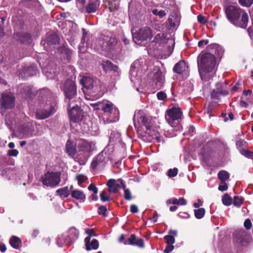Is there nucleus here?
<instances>
[{
  "label": "nucleus",
  "mask_w": 253,
  "mask_h": 253,
  "mask_svg": "<svg viewBox=\"0 0 253 253\" xmlns=\"http://www.w3.org/2000/svg\"><path fill=\"white\" fill-rule=\"evenodd\" d=\"M119 181L122 184V188L124 190V197L126 200H130L131 198V192L129 189L126 188V185L123 182V180L119 178Z\"/></svg>",
  "instance_id": "32"
},
{
  "label": "nucleus",
  "mask_w": 253,
  "mask_h": 253,
  "mask_svg": "<svg viewBox=\"0 0 253 253\" xmlns=\"http://www.w3.org/2000/svg\"><path fill=\"white\" fill-rule=\"evenodd\" d=\"M136 240V236L134 234H131L130 236L126 241L124 244L133 245Z\"/></svg>",
  "instance_id": "43"
},
{
  "label": "nucleus",
  "mask_w": 253,
  "mask_h": 253,
  "mask_svg": "<svg viewBox=\"0 0 253 253\" xmlns=\"http://www.w3.org/2000/svg\"><path fill=\"white\" fill-rule=\"evenodd\" d=\"M133 245L137 246L140 248H143L144 247V241L141 238L136 239L135 243Z\"/></svg>",
  "instance_id": "51"
},
{
  "label": "nucleus",
  "mask_w": 253,
  "mask_h": 253,
  "mask_svg": "<svg viewBox=\"0 0 253 253\" xmlns=\"http://www.w3.org/2000/svg\"><path fill=\"white\" fill-rule=\"evenodd\" d=\"M120 0H105V5L110 11L117 10L119 6Z\"/></svg>",
  "instance_id": "24"
},
{
  "label": "nucleus",
  "mask_w": 253,
  "mask_h": 253,
  "mask_svg": "<svg viewBox=\"0 0 253 253\" xmlns=\"http://www.w3.org/2000/svg\"><path fill=\"white\" fill-rule=\"evenodd\" d=\"M88 189L89 190V191H92L93 192V193L94 194H97V192H98V189L97 188V187L95 186V185L94 184H90L88 187Z\"/></svg>",
  "instance_id": "55"
},
{
  "label": "nucleus",
  "mask_w": 253,
  "mask_h": 253,
  "mask_svg": "<svg viewBox=\"0 0 253 253\" xmlns=\"http://www.w3.org/2000/svg\"><path fill=\"white\" fill-rule=\"evenodd\" d=\"M97 43L102 50L109 51L116 44L117 40L109 36H103L98 41Z\"/></svg>",
  "instance_id": "11"
},
{
  "label": "nucleus",
  "mask_w": 253,
  "mask_h": 253,
  "mask_svg": "<svg viewBox=\"0 0 253 253\" xmlns=\"http://www.w3.org/2000/svg\"><path fill=\"white\" fill-rule=\"evenodd\" d=\"M63 89L66 96L65 101L68 108H70L71 102L74 101L73 99L76 95V85L72 80L68 79L64 83Z\"/></svg>",
  "instance_id": "7"
},
{
  "label": "nucleus",
  "mask_w": 253,
  "mask_h": 253,
  "mask_svg": "<svg viewBox=\"0 0 253 253\" xmlns=\"http://www.w3.org/2000/svg\"><path fill=\"white\" fill-rule=\"evenodd\" d=\"M119 179L116 180L110 179L106 185L108 187L109 191L110 193H116L122 188V184L119 181Z\"/></svg>",
  "instance_id": "16"
},
{
  "label": "nucleus",
  "mask_w": 253,
  "mask_h": 253,
  "mask_svg": "<svg viewBox=\"0 0 253 253\" xmlns=\"http://www.w3.org/2000/svg\"><path fill=\"white\" fill-rule=\"evenodd\" d=\"M55 111L54 107L50 103H41L37 109L36 116L39 119H44L53 114Z\"/></svg>",
  "instance_id": "8"
},
{
  "label": "nucleus",
  "mask_w": 253,
  "mask_h": 253,
  "mask_svg": "<svg viewBox=\"0 0 253 253\" xmlns=\"http://www.w3.org/2000/svg\"><path fill=\"white\" fill-rule=\"evenodd\" d=\"M209 41L208 40H203L198 42V45L199 47H202L204 45L208 44Z\"/></svg>",
  "instance_id": "60"
},
{
  "label": "nucleus",
  "mask_w": 253,
  "mask_h": 253,
  "mask_svg": "<svg viewBox=\"0 0 253 253\" xmlns=\"http://www.w3.org/2000/svg\"><path fill=\"white\" fill-rule=\"evenodd\" d=\"M131 33L134 42L138 43L143 41L150 40L153 37L151 30L147 27L139 29H132Z\"/></svg>",
  "instance_id": "5"
},
{
  "label": "nucleus",
  "mask_w": 253,
  "mask_h": 253,
  "mask_svg": "<svg viewBox=\"0 0 253 253\" xmlns=\"http://www.w3.org/2000/svg\"><path fill=\"white\" fill-rule=\"evenodd\" d=\"M237 235L239 237L237 238V241L241 244H243L246 238H248L249 237L247 232L244 230H239L237 232Z\"/></svg>",
  "instance_id": "31"
},
{
  "label": "nucleus",
  "mask_w": 253,
  "mask_h": 253,
  "mask_svg": "<svg viewBox=\"0 0 253 253\" xmlns=\"http://www.w3.org/2000/svg\"><path fill=\"white\" fill-rule=\"evenodd\" d=\"M205 214V210L204 208H199L194 210V214L196 218L201 219L204 217Z\"/></svg>",
  "instance_id": "38"
},
{
  "label": "nucleus",
  "mask_w": 253,
  "mask_h": 253,
  "mask_svg": "<svg viewBox=\"0 0 253 253\" xmlns=\"http://www.w3.org/2000/svg\"><path fill=\"white\" fill-rule=\"evenodd\" d=\"M174 249V247L173 246V244H167V246H166L164 252L165 253H169L171 252Z\"/></svg>",
  "instance_id": "56"
},
{
  "label": "nucleus",
  "mask_w": 253,
  "mask_h": 253,
  "mask_svg": "<svg viewBox=\"0 0 253 253\" xmlns=\"http://www.w3.org/2000/svg\"><path fill=\"white\" fill-rule=\"evenodd\" d=\"M218 189L221 191H224L227 190L228 185L226 181H221V184L219 185Z\"/></svg>",
  "instance_id": "52"
},
{
  "label": "nucleus",
  "mask_w": 253,
  "mask_h": 253,
  "mask_svg": "<svg viewBox=\"0 0 253 253\" xmlns=\"http://www.w3.org/2000/svg\"><path fill=\"white\" fill-rule=\"evenodd\" d=\"M78 147L80 151L89 152L94 149L95 144L92 141L83 140L78 144Z\"/></svg>",
  "instance_id": "17"
},
{
  "label": "nucleus",
  "mask_w": 253,
  "mask_h": 253,
  "mask_svg": "<svg viewBox=\"0 0 253 253\" xmlns=\"http://www.w3.org/2000/svg\"><path fill=\"white\" fill-rule=\"evenodd\" d=\"M88 4L86 6V9L88 13H93L96 11L99 5L98 0H87Z\"/></svg>",
  "instance_id": "23"
},
{
  "label": "nucleus",
  "mask_w": 253,
  "mask_h": 253,
  "mask_svg": "<svg viewBox=\"0 0 253 253\" xmlns=\"http://www.w3.org/2000/svg\"><path fill=\"white\" fill-rule=\"evenodd\" d=\"M246 141L242 140H239L236 142V145L238 148H242V147L244 145V144H246Z\"/></svg>",
  "instance_id": "63"
},
{
  "label": "nucleus",
  "mask_w": 253,
  "mask_h": 253,
  "mask_svg": "<svg viewBox=\"0 0 253 253\" xmlns=\"http://www.w3.org/2000/svg\"><path fill=\"white\" fill-rule=\"evenodd\" d=\"M102 66L104 70L106 72H108L111 71L118 72V67L117 66L114 65L110 61L108 60L103 61Z\"/></svg>",
  "instance_id": "25"
},
{
  "label": "nucleus",
  "mask_w": 253,
  "mask_h": 253,
  "mask_svg": "<svg viewBox=\"0 0 253 253\" xmlns=\"http://www.w3.org/2000/svg\"><path fill=\"white\" fill-rule=\"evenodd\" d=\"M22 72L24 75H23L22 74H21V76L24 78L36 75L38 73V71L36 66L32 65L24 68L22 70Z\"/></svg>",
  "instance_id": "22"
},
{
  "label": "nucleus",
  "mask_w": 253,
  "mask_h": 253,
  "mask_svg": "<svg viewBox=\"0 0 253 253\" xmlns=\"http://www.w3.org/2000/svg\"><path fill=\"white\" fill-rule=\"evenodd\" d=\"M248 19V14L245 12L243 13L241 17V22L239 23V22L238 21L237 26L243 28H246L247 26Z\"/></svg>",
  "instance_id": "33"
},
{
  "label": "nucleus",
  "mask_w": 253,
  "mask_h": 253,
  "mask_svg": "<svg viewBox=\"0 0 253 253\" xmlns=\"http://www.w3.org/2000/svg\"><path fill=\"white\" fill-rule=\"evenodd\" d=\"M252 222L250 220V219H247L245 222H244V226L245 227L249 230V229H250L252 227Z\"/></svg>",
  "instance_id": "57"
},
{
  "label": "nucleus",
  "mask_w": 253,
  "mask_h": 253,
  "mask_svg": "<svg viewBox=\"0 0 253 253\" xmlns=\"http://www.w3.org/2000/svg\"><path fill=\"white\" fill-rule=\"evenodd\" d=\"M133 123L138 133L143 137H149L148 141H152L159 137L151 128V118L144 111L139 110L133 116Z\"/></svg>",
  "instance_id": "1"
},
{
  "label": "nucleus",
  "mask_w": 253,
  "mask_h": 253,
  "mask_svg": "<svg viewBox=\"0 0 253 253\" xmlns=\"http://www.w3.org/2000/svg\"><path fill=\"white\" fill-rule=\"evenodd\" d=\"M22 93L26 98H31L34 95L32 88L29 86L22 88Z\"/></svg>",
  "instance_id": "35"
},
{
  "label": "nucleus",
  "mask_w": 253,
  "mask_h": 253,
  "mask_svg": "<svg viewBox=\"0 0 253 253\" xmlns=\"http://www.w3.org/2000/svg\"><path fill=\"white\" fill-rule=\"evenodd\" d=\"M243 203V199L238 196H235L233 200V205L235 206L239 207Z\"/></svg>",
  "instance_id": "45"
},
{
  "label": "nucleus",
  "mask_w": 253,
  "mask_h": 253,
  "mask_svg": "<svg viewBox=\"0 0 253 253\" xmlns=\"http://www.w3.org/2000/svg\"><path fill=\"white\" fill-rule=\"evenodd\" d=\"M182 112L178 107L173 106L166 112L165 118L169 124L172 127L176 126L182 118Z\"/></svg>",
  "instance_id": "4"
},
{
  "label": "nucleus",
  "mask_w": 253,
  "mask_h": 253,
  "mask_svg": "<svg viewBox=\"0 0 253 253\" xmlns=\"http://www.w3.org/2000/svg\"><path fill=\"white\" fill-rule=\"evenodd\" d=\"M73 243L66 233L62 234L56 240V244L59 247H69Z\"/></svg>",
  "instance_id": "18"
},
{
  "label": "nucleus",
  "mask_w": 253,
  "mask_h": 253,
  "mask_svg": "<svg viewBox=\"0 0 253 253\" xmlns=\"http://www.w3.org/2000/svg\"><path fill=\"white\" fill-rule=\"evenodd\" d=\"M71 195L72 198L84 202L85 200V195L81 190H71Z\"/></svg>",
  "instance_id": "26"
},
{
  "label": "nucleus",
  "mask_w": 253,
  "mask_h": 253,
  "mask_svg": "<svg viewBox=\"0 0 253 253\" xmlns=\"http://www.w3.org/2000/svg\"><path fill=\"white\" fill-rule=\"evenodd\" d=\"M19 40L23 43L29 44L32 41V37L30 34L22 33L20 34Z\"/></svg>",
  "instance_id": "34"
},
{
  "label": "nucleus",
  "mask_w": 253,
  "mask_h": 253,
  "mask_svg": "<svg viewBox=\"0 0 253 253\" xmlns=\"http://www.w3.org/2000/svg\"><path fill=\"white\" fill-rule=\"evenodd\" d=\"M90 105L95 109L102 110L104 113L110 115L109 118L107 120L108 123L115 121V119L113 116L118 114V110L111 102L104 100L102 102L90 104Z\"/></svg>",
  "instance_id": "3"
},
{
  "label": "nucleus",
  "mask_w": 253,
  "mask_h": 253,
  "mask_svg": "<svg viewBox=\"0 0 253 253\" xmlns=\"http://www.w3.org/2000/svg\"><path fill=\"white\" fill-rule=\"evenodd\" d=\"M187 203V201L182 197L180 198L179 199L174 198V201H173V205H177L179 206H185Z\"/></svg>",
  "instance_id": "42"
},
{
  "label": "nucleus",
  "mask_w": 253,
  "mask_h": 253,
  "mask_svg": "<svg viewBox=\"0 0 253 253\" xmlns=\"http://www.w3.org/2000/svg\"><path fill=\"white\" fill-rule=\"evenodd\" d=\"M23 127H24V126H21L19 128V130L21 131V132L22 133V134L26 137L30 136L31 135L29 134L28 130L27 129H23V130L22 129Z\"/></svg>",
  "instance_id": "59"
},
{
  "label": "nucleus",
  "mask_w": 253,
  "mask_h": 253,
  "mask_svg": "<svg viewBox=\"0 0 253 253\" xmlns=\"http://www.w3.org/2000/svg\"><path fill=\"white\" fill-rule=\"evenodd\" d=\"M56 193L63 199L67 198L70 195L68 187L67 186L58 189L56 191Z\"/></svg>",
  "instance_id": "28"
},
{
  "label": "nucleus",
  "mask_w": 253,
  "mask_h": 253,
  "mask_svg": "<svg viewBox=\"0 0 253 253\" xmlns=\"http://www.w3.org/2000/svg\"><path fill=\"white\" fill-rule=\"evenodd\" d=\"M174 72L182 74L184 73L188 72V66L184 61H180L177 63L173 68Z\"/></svg>",
  "instance_id": "20"
},
{
  "label": "nucleus",
  "mask_w": 253,
  "mask_h": 253,
  "mask_svg": "<svg viewBox=\"0 0 253 253\" xmlns=\"http://www.w3.org/2000/svg\"><path fill=\"white\" fill-rule=\"evenodd\" d=\"M202 205H203V201L200 199H198V202L194 203L193 206L196 208H198L199 207L202 206Z\"/></svg>",
  "instance_id": "64"
},
{
  "label": "nucleus",
  "mask_w": 253,
  "mask_h": 253,
  "mask_svg": "<svg viewBox=\"0 0 253 253\" xmlns=\"http://www.w3.org/2000/svg\"><path fill=\"white\" fill-rule=\"evenodd\" d=\"M15 97L13 94L9 92H3L1 95V99L0 100L1 106V113L3 115L2 108L9 109L13 107L14 104Z\"/></svg>",
  "instance_id": "10"
},
{
  "label": "nucleus",
  "mask_w": 253,
  "mask_h": 253,
  "mask_svg": "<svg viewBox=\"0 0 253 253\" xmlns=\"http://www.w3.org/2000/svg\"><path fill=\"white\" fill-rule=\"evenodd\" d=\"M58 42V37L56 34H51L48 36L46 38L45 41L44 42V44L46 43L47 44H56Z\"/></svg>",
  "instance_id": "30"
},
{
  "label": "nucleus",
  "mask_w": 253,
  "mask_h": 253,
  "mask_svg": "<svg viewBox=\"0 0 253 253\" xmlns=\"http://www.w3.org/2000/svg\"><path fill=\"white\" fill-rule=\"evenodd\" d=\"M164 238L167 244H173L175 242L174 237L172 235H166Z\"/></svg>",
  "instance_id": "46"
},
{
  "label": "nucleus",
  "mask_w": 253,
  "mask_h": 253,
  "mask_svg": "<svg viewBox=\"0 0 253 253\" xmlns=\"http://www.w3.org/2000/svg\"><path fill=\"white\" fill-rule=\"evenodd\" d=\"M229 173L225 170H220L218 173V177L221 181H226L229 178Z\"/></svg>",
  "instance_id": "36"
},
{
  "label": "nucleus",
  "mask_w": 253,
  "mask_h": 253,
  "mask_svg": "<svg viewBox=\"0 0 253 253\" xmlns=\"http://www.w3.org/2000/svg\"><path fill=\"white\" fill-rule=\"evenodd\" d=\"M197 19L199 23L203 24H205L207 22V20H206L205 17H204V16H203L202 15H199L197 16Z\"/></svg>",
  "instance_id": "54"
},
{
  "label": "nucleus",
  "mask_w": 253,
  "mask_h": 253,
  "mask_svg": "<svg viewBox=\"0 0 253 253\" xmlns=\"http://www.w3.org/2000/svg\"><path fill=\"white\" fill-rule=\"evenodd\" d=\"M105 195L106 192L105 191H102L100 194L101 200L103 202H105L109 200V197L106 196Z\"/></svg>",
  "instance_id": "58"
},
{
  "label": "nucleus",
  "mask_w": 253,
  "mask_h": 253,
  "mask_svg": "<svg viewBox=\"0 0 253 253\" xmlns=\"http://www.w3.org/2000/svg\"><path fill=\"white\" fill-rule=\"evenodd\" d=\"M130 211L132 213H135L138 212V209L136 205H131L130 207Z\"/></svg>",
  "instance_id": "61"
},
{
  "label": "nucleus",
  "mask_w": 253,
  "mask_h": 253,
  "mask_svg": "<svg viewBox=\"0 0 253 253\" xmlns=\"http://www.w3.org/2000/svg\"><path fill=\"white\" fill-rule=\"evenodd\" d=\"M208 49L211 52V53L214 54L215 55L221 57L223 54V49L220 45L214 43L208 46Z\"/></svg>",
  "instance_id": "21"
},
{
  "label": "nucleus",
  "mask_w": 253,
  "mask_h": 253,
  "mask_svg": "<svg viewBox=\"0 0 253 253\" xmlns=\"http://www.w3.org/2000/svg\"><path fill=\"white\" fill-rule=\"evenodd\" d=\"M240 4L246 7H250L253 3V0H239Z\"/></svg>",
  "instance_id": "47"
},
{
  "label": "nucleus",
  "mask_w": 253,
  "mask_h": 253,
  "mask_svg": "<svg viewBox=\"0 0 253 253\" xmlns=\"http://www.w3.org/2000/svg\"><path fill=\"white\" fill-rule=\"evenodd\" d=\"M178 173V169L177 168L170 169L168 170V176L169 177L175 176Z\"/></svg>",
  "instance_id": "48"
},
{
  "label": "nucleus",
  "mask_w": 253,
  "mask_h": 253,
  "mask_svg": "<svg viewBox=\"0 0 253 253\" xmlns=\"http://www.w3.org/2000/svg\"><path fill=\"white\" fill-rule=\"evenodd\" d=\"M164 81V77L160 71L158 70L153 73L151 85L154 91L162 88Z\"/></svg>",
  "instance_id": "12"
},
{
  "label": "nucleus",
  "mask_w": 253,
  "mask_h": 253,
  "mask_svg": "<svg viewBox=\"0 0 253 253\" xmlns=\"http://www.w3.org/2000/svg\"><path fill=\"white\" fill-rule=\"evenodd\" d=\"M157 98L160 100H164L166 98V94L165 93L162 91L159 92L157 94Z\"/></svg>",
  "instance_id": "53"
},
{
  "label": "nucleus",
  "mask_w": 253,
  "mask_h": 253,
  "mask_svg": "<svg viewBox=\"0 0 253 253\" xmlns=\"http://www.w3.org/2000/svg\"><path fill=\"white\" fill-rule=\"evenodd\" d=\"M240 153L248 158H252L253 157V152L249 151L246 149L241 148L239 149Z\"/></svg>",
  "instance_id": "39"
},
{
  "label": "nucleus",
  "mask_w": 253,
  "mask_h": 253,
  "mask_svg": "<svg viewBox=\"0 0 253 253\" xmlns=\"http://www.w3.org/2000/svg\"><path fill=\"white\" fill-rule=\"evenodd\" d=\"M222 201L224 205L228 206L231 204L232 199L228 194H225L222 197Z\"/></svg>",
  "instance_id": "40"
},
{
  "label": "nucleus",
  "mask_w": 253,
  "mask_h": 253,
  "mask_svg": "<svg viewBox=\"0 0 253 253\" xmlns=\"http://www.w3.org/2000/svg\"><path fill=\"white\" fill-rule=\"evenodd\" d=\"M107 161V159L104 155L103 153L101 152L93 158L90 167L93 169L97 168H102L106 165Z\"/></svg>",
  "instance_id": "14"
},
{
  "label": "nucleus",
  "mask_w": 253,
  "mask_h": 253,
  "mask_svg": "<svg viewBox=\"0 0 253 253\" xmlns=\"http://www.w3.org/2000/svg\"><path fill=\"white\" fill-rule=\"evenodd\" d=\"M66 149L67 153L70 156L73 155L75 153V149L71 145L69 141H68L66 144Z\"/></svg>",
  "instance_id": "41"
},
{
  "label": "nucleus",
  "mask_w": 253,
  "mask_h": 253,
  "mask_svg": "<svg viewBox=\"0 0 253 253\" xmlns=\"http://www.w3.org/2000/svg\"><path fill=\"white\" fill-rule=\"evenodd\" d=\"M80 83L86 89H91L96 84V81L92 77L85 76L81 80Z\"/></svg>",
  "instance_id": "19"
},
{
  "label": "nucleus",
  "mask_w": 253,
  "mask_h": 253,
  "mask_svg": "<svg viewBox=\"0 0 253 253\" xmlns=\"http://www.w3.org/2000/svg\"><path fill=\"white\" fill-rule=\"evenodd\" d=\"M99 246L98 241L96 239H93L89 245L87 246L86 249L87 251H90L91 250H96L98 249Z\"/></svg>",
  "instance_id": "37"
},
{
  "label": "nucleus",
  "mask_w": 253,
  "mask_h": 253,
  "mask_svg": "<svg viewBox=\"0 0 253 253\" xmlns=\"http://www.w3.org/2000/svg\"><path fill=\"white\" fill-rule=\"evenodd\" d=\"M107 211V209L105 206H100L98 208V213L99 214L102 215L104 216H107V214L106 213Z\"/></svg>",
  "instance_id": "49"
},
{
  "label": "nucleus",
  "mask_w": 253,
  "mask_h": 253,
  "mask_svg": "<svg viewBox=\"0 0 253 253\" xmlns=\"http://www.w3.org/2000/svg\"><path fill=\"white\" fill-rule=\"evenodd\" d=\"M197 61L201 79L203 81L211 80L215 73L214 69L215 65L214 56L211 53H201L198 56Z\"/></svg>",
  "instance_id": "2"
},
{
  "label": "nucleus",
  "mask_w": 253,
  "mask_h": 253,
  "mask_svg": "<svg viewBox=\"0 0 253 253\" xmlns=\"http://www.w3.org/2000/svg\"><path fill=\"white\" fill-rule=\"evenodd\" d=\"M83 111L77 105L73 106L69 112V117L73 122L78 123L83 118Z\"/></svg>",
  "instance_id": "13"
},
{
  "label": "nucleus",
  "mask_w": 253,
  "mask_h": 253,
  "mask_svg": "<svg viewBox=\"0 0 253 253\" xmlns=\"http://www.w3.org/2000/svg\"><path fill=\"white\" fill-rule=\"evenodd\" d=\"M68 237L71 240L72 242L74 243L78 238L79 232L75 227H71L68 231L66 232Z\"/></svg>",
  "instance_id": "27"
},
{
  "label": "nucleus",
  "mask_w": 253,
  "mask_h": 253,
  "mask_svg": "<svg viewBox=\"0 0 253 253\" xmlns=\"http://www.w3.org/2000/svg\"><path fill=\"white\" fill-rule=\"evenodd\" d=\"M242 12L241 9L233 5L227 6L225 9V12L227 19L234 25H238Z\"/></svg>",
  "instance_id": "9"
},
{
  "label": "nucleus",
  "mask_w": 253,
  "mask_h": 253,
  "mask_svg": "<svg viewBox=\"0 0 253 253\" xmlns=\"http://www.w3.org/2000/svg\"><path fill=\"white\" fill-rule=\"evenodd\" d=\"M18 151L16 149H13L8 151V155L10 156L16 157L18 154Z\"/></svg>",
  "instance_id": "62"
},
{
  "label": "nucleus",
  "mask_w": 253,
  "mask_h": 253,
  "mask_svg": "<svg viewBox=\"0 0 253 253\" xmlns=\"http://www.w3.org/2000/svg\"><path fill=\"white\" fill-rule=\"evenodd\" d=\"M43 185L54 187L58 185L61 181V174L59 172H47L40 179Z\"/></svg>",
  "instance_id": "6"
},
{
  "label": "nucleus",
  "mask_w": 253,
  "mask_h": 253,
  "mask_svg": "<svg viewBox=\"0 0 253 253\" xmlns=\"http://www.w3.org/2000/svg\"><path fill=\"white\" fill-rule=\"evenodd\" d=\"M9 243L12 248L18 249L21 244V241L18 237L13 236L10 239Z\"/></svg>",
  "instance_id": "29"
},
{
  "label": "nucleus",
  "mask_w": 253,
  "mask_h": 253,
  "mask_svg": "<svg viewBox=\"0 0 253 253\" xmlns=\"http://www.w3.org/2000/svg\"><path fill=\"white\" fill-rule=\"evenodd\" d=\"M140 61H136L131 66L130 78L132 82H135L139 79L140 77V72L138 69Z\"/></svg>",
  "instance_id": "15"
},
{
  "label": "nucleus",
  "mask_w": 253,
  "mask_h": 253,
  "mask_svg": "<svg viewBox=\"0 0 253 253\" xmlns=\"http://www.w3.org/2000/svg\"><path fill=\"white\" fill-rule=\"evenodd\" d=\"M76 179L78 181L79 184H81L86 181L87 177L83 174H79L76 176Z\"/></svg>",
  "instance_id": "50"
},
{
  "label": "nucleus",
  "mask_w": 253,
  "mask_h": 253,
  "mask_svg": "<svg viewBox=\"0 0 253 253\" xmlns=\"http://www.w3.org/2000/svg\"><path fill=\"white\" fill-rule=\"evenodd\" d=\"M152 13L154 15L159 16L160 18H163L166 15V12L163 10H158L157 9H153Z\"/></svg>",
  "instance_id": "44"
}]
</instances>
